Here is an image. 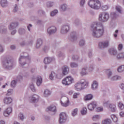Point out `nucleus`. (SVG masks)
<instances>
[{
	"label": "nucleus",
	"instance_id": "21",
	"mask_svg": "<svg viewBox=\"0 0 124 124\" xmlns=\"http://www.w3.org/2000/svg\"><path fill=\"white\" fill-rule=\"evenodd\" d=\"M69 39L72 41H76L77 40V37L76 36V32H72L70 33Z\"/></svg>",
	"mask_w": 124,
	"mask_h": 124
},
{
	"label": "nucleus",
	"instance_id": "41",
	"mask_svg": "<svg viewBox=\"0 0 124 124\" xmlns=\"http://www.w3.org/2000/svg\"><path fill=\"white\" fill-rule=\"evenodd\" d=\"M58 13H59V11H58V10H54L50 13V16L54 17V16H56Z\"/></svg>",
	"mask_w": 124,
	"mask_h": 124
},
{
	"label": "nucleus",
	"instance_id": "62",
	"mask_svg": "<svg viewBox=\"0 0 124 124\" xmlns=\"http://www.w3.org/2000/svg\"><path fill=\"white\" fill-rule=\"evenodd\" d=\"M3 115L5 117H8V116L10 115V113H9V112H7L6 110H5Z\"/></svg>",
	"mask_w": 124,
	"mask_h": 124
},
{
	"label": "nucleus",
	"instance_id": "38",
	"mask_svg": "<svg viewBox=\"0 0 124 124\" xmlns=\"http://www.w3.org/2000/svg\"><path fill=\"white\" fill-rule=\"evenodd\" d=\"M107 74L108 75V78H109V79H110V78H112V74H113V73L112 72V70L110 69L107 70Z\"/></svg>",
	"mask_w": 124,
	"mask_h": 124
},
{
	"label": "nucleus",
	"instance_id": "29",
	"mask_svg": "<svg viewBox=\"0 0 124 124\" xmlns=\"http://www.w3.org/2000/svg\"><path fill=\"white\" fill-rule=\"evenodd\" d=\"M116 59L117 60H124V52L118 53L116 55Z\"/></svg>",
	"mask_w": 124,
	"mask_h": 124
},
{
	"label": "nucleus",
	"instance_id": "35",
	"mask_svg": "<svg viewBox=\"0 0 124 124\" xmlns=\"http://www.w3.org/2000/svg\"><path fill=\"white\" fill-rule=\"evenodd\" d=\"M18 120H19V121H21L22 122H23V121H24V120H25V115L23 114V113L20 112L19 113Z\"/></svg>",
	"mask_w": 124,
	"mask_h": 124
},
{
	"label": "nucleus",
	"instance_id": "58",
	"mask_svg": "<svg viewBox=\"0 0 124 124\" xmlns=\"http://www.w3.org/2000/svg\"><path fill=\"white\" fill-rule=\"evenodd\" d=\"M50 49V47L48 46H46L44 48V51L45 52H48V50Z\"/></svg>",
	"mask_w": 124,
	"mask_h": 124
},
{
	"label": "nucleus",
	"instance_id": "2",
	"mask_svg": "<svg viewBox=\"0 0 124 124\" xmlns=\"http://www.w3.org/2000/svg\"><path fill=\"white\" fill-rule=\"evenodd\" d=\"M88 85L89 82L85 79H82L75 85V88L78 92H80V91L86 89V87H88Z\"/></svg>",
	"mask_w": 124,
	"mask_h": 124
},
{
	"label": "nucleus",
	"instance_id": "20",
	"mask_svg": "<svg viewBox=\"0 0 124 124\" xmlns=\"http://www.w3.org/2000/svg\"><path fill=\"white\" fill-rule=\"evenodd\" d=\"M19 23L18 22H13L11 23L10 26H9V29L10 31H12V30H14V29H16V27L18 26Z\"/></svg>",
	"mask_w": 124,
	"mask_h": 124
},
{
	"label": "nucleus",
	"instance_id": "46",
	"mask_svg": "<svg viewBox=\"0 0 124 124\" xmlns=\"http://www.w3.org/2000/svg\"><path fill=\"white\" fill-rule=\"evenodd\" d=\"M100 8H101V9H102V10H103L104 11H106V10L108 9L109 6H108V5H104L101 6Z\"/></svg>",
	"mask_w": 124,
	"mask_h": 124
},
{
	"label": "nucleus",
	"instance_id": "28",
	"mask_svg": "<svg viewBox=\"0 0 124 124\" xmlns=\"http://www.w3.org/2000/svg\"><path fill=\"white\" fill-rule=\"evenodd\" d=\"M37 86L39 87L42 84V78L41 76H38L36 78Z\"/></svg>",
	"mask_w": 124,
	"mask_h": 124
},
{
	"label": "nucleus",
	"instance_id": "52",
	"mask_svg": "<svg viewBox=\"0 0 124 124\" xmlns=\"http://www.w3.org/2000/svg\"><path fill=\"white\" fill-rule=\"evenodd\" d=\"M38 13H39V15H40V16H43L44 15H45V12L42 10H39L38 11Z\"/></svg>",
	"mask_w": 124,
	"mask_h": 124
},
{
	"label": "nucleus",
	"instance_id": "53",
	"mask_svg": "<svg viewBox=\"0 0 124 124\" xmlns=\"http://www.w3.org/2000/svg\"><path fill=\"white\" fill-rule=\"evenodd\" d=\"M118 106H119L120 109H121V110L124 109V104H123V103H122L121 102H119V104H118Z\"/></svg>",
	"mask_w": 124,
	"mask_h": 124
},
{
	"label": "nucleus",
	"instance_id": "43",
	"mask_svg": "<svg viewBox=\"0 0 124 124\" xmlns=\"http://www.w3.org/2000/svg\"><path fill=\"white\" fill-rule=\"evenodd\" d=\"M78 113V108H75L72 111V116H73V117H75V116L77 115Z\"/></svg>",
	"mask_w": 124,
	"mask_h": 124
},
{
	"label": "nucleus",
	"instance_id": "18",
	"mask_svg": "<svg viewBox=\"0 0 124 124\" xmlns=\"http://www.w3.org/2000/svg\"><path fill=\"white\" fill-rule=\"evenodd\" d=\"M97 104L95 102H92L91 103L88 105V108L90 111H93L94 108L96 107Z\"/></svg>",
	"mask_w": 124,
	"mask_h": 124
},
{
	"label": "nucleus",
	"instance_id": "48",
	"mask_svg": "<svg viewBox=\"0 0 124 124\" xmlns=\"http://www.w3.org/2000/svg\"><path fill=\"white\" fill-rule=\"evenodd\" d=\"M57 75L54 72H51L50 75H49V78L50 80H53Z\"/></svg>",
	"mask_w": 124,
	"mask_h": 124
},
{
	"label": "nucleus",
	"instance_id": "15",
	"mask_svg": "<svg viewBox=\"0 0 124 124\" xmlns=\"http://www.w3.org/2000/svg\"><path fill=\"white\" fill-rule=\"evenodd\" d=\"M69 31V25H63L61 29V32L62 33V34H64L65 33H67V32H68Z\"/></svg>",
	"mask_w": 124,
	"mask_h": 124
},
{
	"label": "nucleus",
	"instance_id": "64",
	"mask_svg": "<svg viewBox=\"0 0 124 124\" xmlns=\"http://www.w3.org/2000/svg\"><path fill=\"white\" fill-rule=\"evenodd\" d=\"M75 24L76 26H78L80 24V21L78 19H76L75 21Z\"/></svg>",
	"mask_w": 124,
	"mask_h": 124
},
{
	"label": "nucleus",
	"instance_id": "1",
	"mask_svg": "<svg viewBox=\"0 0 124 124\" xmlns=\"http://www.w3.org/2000/svg\"><path fill=\"white\" fill-rule=\"evenodd\" d=\"M91 34L95 38H99L104 33V27L101 23H96L91 26Z\"/></svg>",
	"mask_w": 124,
	"mask_h": 124
},
{
	"label": "nucleus",
	"instance_id": "10",
	"mask_svg": "<svg viewBox=\"0 0 124 124\" xmlns=\"http://www.w3.org/2000/svg\"><path fill=\"white\" fill-rule=\"evenodd\" d=\"M25 61H29V62H30V59L28 57L25 55L21 56L19 59V62L21 66H24V65L26 64Z\"/></svg>",
	"mask_w": 124,
	"mask_h": 124
},
{
	"label": "nucleus",
	"instance_id": "8",
	"mask_svg": "<svg viewBox=\"0 0 124 124\" xmlns=\"http://www.w3.org/2000/svg\"><path fill=\"white\" fill-rule=\"evenodd\" d=\"M29 100L31 103H36L39 100V96L37 94H34L30 97Z\"/></svg>",
	"mask_w": 124,
	"mask_h": 124
},
{
	"label": "nucleus",
	"instance_id": "12",
	"mask_svg": "<svg viewBox=\"0 0 124 124\" xmlns=\"http://www.w3.org/2000/svg\"><path fill=\"white\" fill-rule=\"evenodd\" d=\"M13 102V99L11 97H5L3 99V102L6 105L11 104Z\"/></svg>",
	"mask_w": 124,
	"mask_h": 124
},
{
	"label": "nucleus",
	"instance_id": "5",
	"mask_svg": "<svg viewBox=\"0 0 124 124\" xmlns=\"http://www.w3.org/2000/svg\"><path fill=\"white\" fill-rule=\"evenodd\" d=\"M3 65L5 68L10 69L13 67V61L9 58L5 59L3 62Z\"/></svg>",
	"mask_w": 124,
	"mask_h": 124
},
{
	"label": "nucleus",
	"instance_id": "26",
	"mask_svg": "<svg viewBox=\"0 0 124 124\" xmlns=\"http://www.w3.org/2000/svg\"><path fill=\"white\" fill-rule=\"evenodd\" d=\"M7 31V29L3 25L0 26V33L3 34Z\"/></svg>",
	"mask_w": 124,
	"mask_h": 124
},
{
	"label": "nucleus",
	"instance_id": "37",
	"mask_svg": "<svg viewBox=\"0 0 124 124\" xmlns=\"http://www.w3.org/2000/svg\"><path fill=\"white\" fill-rule=\"evenodd\" d=\"M79 45L80 47H83V46H85V45H86V42H85V40H84V39H81L79 40Z\"/></svg>",
	"mask_w": 124,
	"mask_h": 124
},
{
	"label": "nucleus",
	"instance_id": "24",
	"mask_svg": "<svg viewBox=\"0 0 124 124\" xmlns=\"http://www.w3.org/2000/svg\"><path fill=\"white\" fill-rule=\"evenodd\" d=\"M8 1L7 0H0V5L2 7H7L8 6Z\"/></svg>",
	"mask_w": 124,
	"mask_h": 124
},
{
	"label": "nucleus",
	"instance_id": "39",
	"mask_svg": "<svg viewBox=\"0 0 124 124\" xmlns=\"http://www.w3.org/2000/svg\"><path fill=\"white\" fill-rule=\"evenodd\" d=\"M99 119H100V115H94L93 117H92V120L94 122H96L98 121V120H99Z\"/></svg>",
	"mask_w": 124,
	"mask_h": 124
},
{
	"label": "nucleus",
	"instance_id": "7",
	"mask_svg": "<svg viewBox=\"0 0 124 124\" xmlns=\"http://www.w3.org/2000/svg\"><path fill=\"white\" fill-rule=\"evenodd\" d=\"M61 104L63 107H67L69 105V99L65 96L61 97Z\"/></svg>",
	"mask_w": 124,
	"mask_h": 124
},
{
	"label": "nucleus",
	"instance_id": "51",
	"mask_svg": "<svg viewBox=\"0 0 124 124\" xmlns=\"http://www.w3.org/2000/svg\"><path fill=\"white\" fill-rule=\"evenodd\" d=\"M13 93V89H10L7 91V93H6V95H11Z\"/></svg>",
	"mask_w": 124,
	"mask_h": 124
},
{
	"label": "nucleus",
	"instance_id": "59",
	"mask_svg": "<svg viewBox=\"0 0 124 124\" xmlns=\"http://www.w3.org/2000/svg\"><path fill=\"white\" fill-rule=\"evenodd\" d=\"M85 1V0H80L79 1L80 6H84Z\"/></svg>",
	"mask_w": 124,
	"mask_h": 124
},
{
	"label": "nucleus",
	"instance_id": "6",
	"mask_svg": "<svg viewBox=\"0 0 124 124\" xmlns=\"http://www.w3.org/2000/svg\"><path fill=\"white\" fill-rule=\"evenodd\" d=\"M73 81H74V79L71 76L67 77L62 80V84L66 85V86H69V85L73 83Z\"/></svg>",
	"mask_w": 124,
	"mask_h": 124
},
{
	"label": "nucleus",
	"instance_id": "22",
	"mask_svg": "<svg viewBox=\"0 0 124 124\" xmlns=\"http://www.w3.org/2000/svg\"><path fill=\"white\" fill-rule=\"evenodd\" d=\"M91 88L93 90H97L98 89V82L96 80L93 81Z\"/></svg>",
	"mask_w": 124,
	"mask_h": 124
},
{
	"label": "nucleus",
	"instance_id": "16",
	"mask_svg": "<svg viewBox=\"0 0 124 124\" xmlns=\"http://www.w3.org/2000/svg\"><path fill=\"white\" fill-rule=\"evenodd\" d=\"M43 44V39H42L41 38H38L36 40V48L37 49H39L40 47L42 46V45Z\"/></svg>",
	"mask_w": 124,
	"mask_h": 124
},
{
	"label": "nucleus",
	"instance_id": "25",
	"mask_svg": "<svg viewBox=\"0 0 124 124\" xmlns=\"http://www.w3.org/2000/svg\"><path fill=\"white\" fill-rule=\"evenodd\" d=\"M52 61H53V59L52 58L46 57L44 60V62L45 64H49V63H51V62H52Z\"/></svg>",
	"mask_w": 124,
	"mask_h": 124
},
{
	"label": "nucleus",
	"instance_id": "42",
	"mask_svg": "<svg viewBox=\"0 0 124 124\" xmlns=\"http://www.w3.org/2000/svg\"><path fill=\"white\" fill-rule=\"evenodd\" d=\"M116 11L119 12V13H120L121 14L122 11H123V8H122V7L120 5H117L116 6Z\"/></svg>",
	"mask_w": 124,
	"mask_h": 124
},
{
	"label": "nucleus",
	"instance_id": "3",
	"mask_svg": "<svg viewBox=\"0 0 124 124\" xmlns=\"http://www.w3.org/2000/svg\"><path fill=\"white\" fill-rule=\"evenodd\" d=\"M88 4L91 8L96 10L100 9L101 7V3L99 0H90L88 2Z\"/></svg>",
	"mask_w": 124,
	"mask_h": 124
},
{
	"label": "nucleus",
	"instance_id": "32",
	"mask_svg": "<svg viewBox=\"0 0 124 124\" xmlns=\"http://www.w3.org/2000/svg\"><path fill=\"white\" fill-rule=\"evenodd\" d=\"M112 121L110 119H106L102 121V124H111Z\"/></svg>",
	"mask_w": 124,
	"mask_h": 124
},
{
	"label": "nucleus",
	"instance_id": "56",
	"mask_svg": "<svg viewBox=\"0 0 124 124\" xmlns=\"http://www.w3.org/2000/svg\"><path fill=\"white\" fill-rule=\"evenodd\" d=\"M72 59L74 61H77L79 59V56L77 55H75L72 57Z\"/></svg>",
	"mask_w": 124,
	"mask_h": 124
},
{
	"label": "nucleus",
	"instance_id": "61",
	"mask_svg": "<svg viewBox=\"0 0 124 124\" xmlns=\"http://www.w3.org/2000/svg\"><path fill=\"white\" fill-rule=\"evenodd\" d=\"M6 111L8 112V113L10 114V113H11L12 112V108H11V107L8 108L6 109Z\"/></svg>",
	"mask_w": 124,
	"mask_h": 124
},
{
	"label": "nucleus",
	"instance_id": "55",
	"mask_svg": "<svg viewBox=\"0 0 124 124\" xmlns=\"http://www.w3.org/2000/svg\"><path fill=\"white\" fill-rule=\"evenodd\" d=\"M123 44H119L118 46V51H122L123 50Z\"/></svg>",
	"mask_w": 124,
	"mask_h": 124
},
{
	"label": "nucleus",
	"instance_id": "14",
	"mask_svg": "<svg viewBox=\"0 0 124 124\" xmlns=\"http://www.w3.org/2000/svg\"><path fill=\"white\" fill-rule=\"evenodd\" d=\"M47 31L49 35H52V34L56 33V31H57V28L55 26H51L47 29Z\"/></svg>",
	"mask_w": 124,
	"mask_h": 124
},
{
	"label": "nucleus",
	"instance_id": "47",
	"mask_svg": "<svg viewBox=\"0 0 124 124\" xmlns=\"http://www.w3.org/2000/svg\"><path fill=\"white\" fill-rule=\"evenodd\" d=\"M17 85V81L15 80H13L11 82V87L12 88H15L16 86Z\"/></svg>",
	"mask_w": 124,
	"mask_h": 124
},
{
	"label": "nucleus",
	"instance_id": "44",
	"mask_svg": "<svg viewBox=\"0 0 124 124\" xmlns=\"http://www.w3.org/2000/svg\"><path fill=\"white\" fill-rule=\"evenodd\" d=\"M30 88L32 92H33V93L35 92V87H34V84L33 83H30Z\"/></svg>",
	"mask_w": 124,
	"mask_h": 124
},
{
	"label": "nucleus",
	"instance_id": "45",
	"mask_svg": "<svg viewBox=\"0 0 124 124\" xmlns=\"http://www.w3.org/2000/svg\"><path fill=\"white\" fill-rule=\"evenodd\" d=\"M70 67L72 68H74L75 67H78V63H76V62H71L70 64Z\"/></svg>",
	"mask_w": 124,
	"mask_h": 124
},
{
	"label": "nucleus",
	"instance_id": "49",
	"mask_svg": "<svg viewBox=\"0 0 124 124\" xmlns=\"http://www.w3.org/2000/svg\"><path fill=\"white\" fill-rule=\"evenodd\" d=\"M111 118L114 123H117V122H118V118H117V116H116V115L112 114L111 115Z\"/></svg>",
	"mask_w": 124,
	"mask_h": 124
},
{
	"label": "nucleus",
	"instance_id": "54",
	"mask_svg": "<svg viewBox=\"0 0 124 124\" xmlns=\"http://www.w3.org/2000/svg\"><path fill=\"white\" fill-rule=\"evenodd\" d=\"M78 95H80L79 93H75L73 95V98H78Z\"/></svg>",
	"mask_w": 124,
	"mask_h": 124
},
{
	"label": "nucleus",
	"instance_id": "34",
	"mask_svg": "<svg viewBox=\"0 0 124 124\" xmlns=\"http://www.w3.org/2000/svg\"><path fill=\"white\" fill-rule=\"evenodd\" d=\"M60 9L61 11H65L67 9V5L66 4H63L60 6Z\"/></svg>",
	"mask_w": 124,
	"mask_h": 124
},
{
	"label": "nucleus",
	"instance_id": "40",
	"mask_svg": "<svg viewBox=\"0 0 124 124\" xmlns=\"http://www.w3.org/2000/svg\"><path fill=\"white\" fill-rule=\"evenodd\" d=\"M46 7L48 8H50V7H53L54 6V2L48 1L46 2Z\"/></svg>",
	"mask_w": 124,
	"mask_h": 124
},
{
	"label": "nucleus",
	"instance_id": "31",
	"mask_svg": "<svg viewBox=\"0 0 124 124\" xmlns=\"http://www.w3.org/2000/svg\"><path fill=\"white\" fill-rule=\"evenodd\" d=\"M93 94H88L84 97V100L85 101H88L89 100H91L93 99Z\"/></svg>",
	"mask_w": 124,
	"mask_h": 124
},
{
	"label": "nucleus",
	"instance_id": "33",
	"mask_svg": "<svg viewBox=\"0 0 124 124\" xmlns=\"http://www.w3.org/2000/svg\"><path fill=\"white\" fill-rule=\"evenodd\" d=\"M110 79L112 81H116V80H120V79H122V78L119 76H114L111 77Z\"/></svg>",
	"mask_w": 124,
	"mask_h": 124
},
{
	"label": "nucleus",
	"instance_id": "30",
	"mask_svg": "<svg viewBox=\"0 0 124 124\" xmlns=\"http://www.w3.org/2000/svg\"><path fill=\"white\" fill-rule=\"evenodd\" d=\"M51 91H50L48 89H46L44 92V96L45 97H48V96H49V95H51Z\"/></svg>",
	"mask_w": 124,
	"mask_h": 124
},
{
	"label": "nucleus",
	"instance_id": "11",
	"mask_svg": "<svg viewBox=\"0 0 124 124\" xmlns=\"http://www.w3.org/2000/svg\"><path fill=\"white\" fill-rule=\"evenodd\" d=\"M109 42L108 40L100 42L99 43V48L100 49H105V48H107L108 46H109Z\"/></svg>",
	"mask_w": 124,
	"mask_h": 124
},
{
	"label": "nucleus",
	"instance_id": "13",
	"mask_svg": "<svg viewBox=\"0 0 124 124\" xmlns=\"http://www.w3.org/2000/svg\"><path fill=\"white\" fill-rule=\"evenodd\" d=\"M46 112H51L53 115H55L57 112V108L55 106H50L46 108Z\"/></svg>",
	"mask_w": 124,
	"mask_h": 124
},
{
	"label": "nucleus",
	"instance_id": "50",
	"mask_svg": "<svg viewBox=\"0 0 124 124\" xmlns=\"http://www.w3.org/2000/svg\"><path fill=\"white\" fill-rule=\"evenodd\" d=\"M81 115H86L87 114V108H83L81 110Z\"/></svg>",
	"mask_w": 124,
	"mask_h": 124
},
{
	"label": "nucleus",
	"instance_id": "4",
	"mask_svg": "<svg viewBox=\"0 0 124 124\" xmlns=\"http://www.w3.org/2000/svg\"><path fill=\"white\" fill-rule=\"evenodd\" d=\"M110 15L107 12H102L99 14L98 20L101 23H105L109 20Z\"/></svg>",
	"mask_w": 124,
	"mask_h": 124
},
{
	"label": "nucleus",
	"instance_id": "60",
	"mask_svg": "<svg viewBox=\"0 0 124 124\" xmlns=\"http://www.w3.org/2000/svg\"><path fill=\"white\" fill-rule=\"evenodd\" d=\"M109 101H105L103 102V105L105 106V107H107L108 106V104H109Z\"/></svg>",
	"mask_w": 124,
	"mask_h": 124
},
{
	"label": "nucleus",
	"instance_id": "27",
	"mask_svg": "<svg viewBox=\"0 0 124 124\" xmlns=\"http://www.w3.org/2000/svg\"><path fill=\"white\" fill-rule=\"evenodd\" d=\"M80 74L82 76L87 75L88 74V67H85L83 68L80 72Z\"/></svg>",
	"mask_w": 124,
	"mask_h": 124
},
{
	"label": "nucleus",
	"instance_id": "23",
	"mask_svg": "<svg viewBox=\"0 0 124 124\" xmlns=\"http://www.w3.org/2000/svg\"><path fill=\"white\" fill-rule=\"evenodd\" d=\"M68 72H69V68L67 66H64L62 67V73L63 75H66L68 74Z\"/></svg>",
	"mask_w": 124,
	"mask_h": 124
},
{
	"label": "nucleus",
	"instance_id": "36",
	"mask_svg": "<svg viewBox=\"0 0 124 124\" xmlns=\"http://www.w3.org/2000/svg\"><path fill=\"white\" fill-rule=\"evenodd\" d=\"M117 71L119 73H123V72H124V65L118 67V68H117Z\"/></svg>",
	"mask_w": 124,
	"mask_h": 124
},
{
	"label": "nucleus",
	"instance_id": "17",
	"mask_svg": "<svg viewBox=\"0 0 124 124\" xmlns=\"http://www.w3.org/2000/svg\"><path fill=\"white\" fill-rule=\"evenodd\" d=\"M108 109L111 112H116L117 111V107L114 104H109L108 106Z\"/></svg>",
	"mask_w": 124,
	"mask_h": 124
},
{
	"label": "nucleus",
	"instance_id": "19",
	"mask_svg": "<svg viewBox=\"0 0 124 124\" xmlns=\"http://www.w3.org/2000/svg\"><path fill=\"white\" fill-rule=\"evenodd\" d=\"M108 52L110 56H116L118 53V51H117V49L114 47L109 48Z\"/></svg>",
	"mask_w": 124,
	"mask_h": 124
},
{
	"label": "nucleus",
	"instance_id": "9",
	"mask_svg": "<svg viewBox=\"0 0 124 124\" xmlns=\"http://www.w3.org/2000/svg\"><path fill=\"white\" fill-rule=\"evenodd\" d=\"M67 117L66 114L64 112H62L60 115L59 123L61 124H64L66 122Z\"/></svg>",
	"mask_w": 124,
	"mask_h": 124
},
{
	"label": "nucleus",
	"instance_id": "57",
	"mask_svg": "<svg viewBox=\"0 0 124 124\" xmlns=\"http://www.w3.org/2000/svg\"><path fill=\"white\" fill-rule=\"evenodd\" d=\"M18 11V5L15 4L14 7V12H17Z\"/></svg>",
	"mask_w": 124,
	"mask_h": 124
},
{
	"label": "nucleus",
	"instance_id": "63",
	"mask_svg": "<svg viewBox=\"0 0 124 124\" xmlns=\"http://www.w3.org/2000/svg\"><path fill=\"white\" fill-rule=\"evenodd\" d=\"M97 112H102L103 111V108L101 107H98L97 108Z\"/></svg>",
	"mask_w": 124,
	"mask_h": 124
}]
</instances>
